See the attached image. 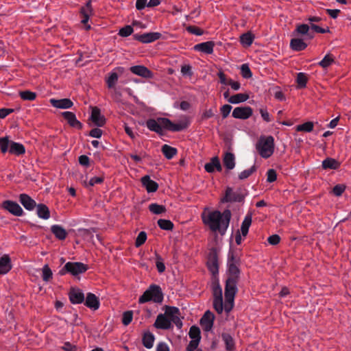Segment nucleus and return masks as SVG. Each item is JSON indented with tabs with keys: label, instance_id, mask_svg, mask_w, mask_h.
Returning <instances> with one entry per match:
<instances>
[{
	"label": "nucleus",
	"instance_id": "obj_55",
	"mask_svg": "<svg viewBox=\"0 0 351 351\" xmlns=\"http://www.w3.org/2000/svg\"><path fill=\"white\" fill-rule=\"evenodd\" d=\"M213 308L219 314H221L223 312V298H217L213 299Z\"/></svg>",
	"mask_w": 351,
	"mask_h": 351
},
{
	"label": "nucleus",
	"instance_id": "obj_52",
	"mask_svg": "<svg viewBox=\"0 0 351 351\" xmlns=\"http://www.w3.org/2000/svg\"><path fill=\"white\" fill-rule=\"evenodd\" d=\"M241 261V258L238 256L237 254L232 249L230 248L228 252V263H239Z\"/></svg>",
	"mask_w": 351,
	"mask_h": 351
},
{
	"label": "nucleus",
	"instance_id": "obj_56",
	"mask_svg": "<svg viewBox=\"0 0 351 351\" xmlns=\"http://www.w3.org/2000/svg\"><path fill=\"white\" fill-rule=\"evenodd\" d=\"M146 240L147 233L145 231L140 232L135 240V246L139 247L145 243Z\"/></svg>",
	"mask_w": 351,
	"mask_h": 351
},
{
	"label": "nucleus",
	"instance_id": "obj_59",
	"mask_svg": "<svg viewBox=\"0 0 351 351\" xmlns=\"http://www.w3.org/2000/svg\"><path fill=\"white\" fill-rule=\"evenodd\" d=\"M133 313L132 311H128L123 313L122 317V323L125 326L129 325L132 321Z\"/></svg>",
	"mask_w": 351,
	"mask_h": 351
},
{
	"label": "nucleus",
	"instance_id": "obj_32",
	"mask_svg": "<svg viewBox=\"0 0 351 351\" xmlns=\"http://www.w3.org/2000/svg\"><path fill=\"white\" fill-rule=\"evenodd\" d=\"M223 163L227 169H232L235 166V157L234 154L231 152L225 153L223 158Z\"/></svg>",
	"mask_w": 351,
	"mask_h": 351
},
{
	"label": "nucleus",
	"instance_id": "obj_49",
	"mask_svg": "<svg viewBox=\"0 0 351 351\" xmlns=\"http://www.w3.org/2000/svg\"><path fill=\"white\" fill-rule=\"evenodd\" d=\"M235 295L236 294H232V296L231 298L230 297V295L228 296V295H226V292L225 291L226 302L223 308L226 311V312L228 313L232 309L234 306V300Z\"/></svg>",
	"mask_w": 351,
	"mask_h": 351
},
{
	"label": "nucleus",
	"instance_id": "obj_13",
	"mask_svg": "<svg viewBox=\"0 0 351 351\" xmlns=\"http://www.w3.org/2000/svg\"><path fill=\"white\" fill-rule=\"evenodd\" d=\"M90 120L97 127H103L106 123V119L101 114V110L97 106L92 107Z\"/></svg>",
	"mask_w": 351,
	"mask_h": 351
},
{
	"label": "nucleus",
	"instance_id": "obj_21",
	"mask_svg": "<svg viewBox=\"0 0 351 351\" xmlns=\"http://www.w3.org/2000/svg\"><path fill=\"white\" fill-rule=\"evenodd\" d=\"M154 326L156 328L167 330L171 328L172 325L169 320L164 314H159L154 322Z\"/></svg>",
	"mask_w": 351,
	"mask_h": 351
},
{
	"label": "nucleus",
	"instance_id": "obj_18",
	"mask_svg": "<svg viewBox=\"0 0 351 351\" xmlns=\"http://www.w3.org/2000/svg\"><path fill=\"white\" fill-rule=\"evenodd\" d=\"M142 185L145 188L147 193H154L158 191V184L152 180L148 175L144 176L141 179Z\"/></svg>",
	"mask_w": 351,
	"mask_h": 351
},
{
	"label": "nucleus",
	"instance_id": "obj_24",
	"mask_svg": "<svg viewBox=\"0 0 351 351\" xmlns=\"http://www.w3.org/2000/svg\"><path fill=\"white\" fill-rule=\"evenodd\" d=\"M50 103L53 107L60 109L71 108L73 106V102L68 98L61 99H51Z\"/></svg>",
	"mask_w": 351,
	"mask_h": 351
},
{
	"label": "nucleus",
	"instance_id": "obj_10",
	"mask_svg": "<svg viewBox=\"0 0 351 351\" xmlns=\"http://www.w3.org/2000/svg\"><path fill=\"white\" fill-rule=\"evenodd\" d=\"M162 37V34L160 32H148L142 34H136L133 35L134 40L139 41L143 44L153 43Z\"/></svg>",
	"mask_w": 351,
	"mask_h": 351
},
{
	"label": "nucleus",
	"instance_id": "obj_44",
	"mask_svg": "<svg viewBox=\"0 0 351 351\" xmlns=\"http://www.w3.org/2000/svg\"><path fill=\"white\" fill-rule=\"evenodd\" d=\"M335 62V58L331 53L326 54L324 58L318 63V65L324 69H326Z\"/></svg>",
	"mask_w": 351,
	"mask_h": 351
},
{
	"label": "nucleus",
	"instance_id": "obj_41",
	"mask_svg": "<svg viewBox=\"0 0 351 351\" xmlns=\"http://www.w3.org/2000/svg\"><path fill=\"white\" fill-rule=\"evenodd\" d=\"M219 249L217 247H213L209 250L207 255L208 261L206 263H218Z\"/></svg>",
	"mask_w": 351,
	"mask_h": 351
},
{
	"label": "nucleus",
	"instance_id": "obj_9",
	"mask_svg": "<svg viewBox=\"0 0 351 351\" xmlns=\"http://www.w3.org/2000/svg\"><path fill=\"white\" fill-rule=\"evenodd\" d=\"M1 208L16 217H21L23 215V210L21 206L12 200L3 201L1 204Z\"/></svg>",
	"mask_w": 351,
	"mask_h": 351
},
{
	"label": "nucleus",
	"instance_id": "obj_8",
	"mask_svg": "<svg viewBox=\"0 0 351 351\" xmlns=\"http://www.w3.org/2000/svg\"><path fill=\"white\" fill-rule=\"evenodd\" d=\"M160 121L163 125V128L171 132H180L184 130L189 125V123L187 121L174 123L168 118L161 119Z\"/></svg>",
	"mask_w": 351,
	"mask_h": 351
},
{
	"label": "nucleus",
	"instance_id": "obj_19",
	"mask_svg": "<svg viewBox=\"0 0 351 351\" xmlns=\"http://www.w3.org/2000/svg\"><path fill=\"white\" fill-rule=\"evenodd\" d=\"M130 70L132 73L145 78H152L153 77L152 71L143 65L131 66Z\"/></svg>",
	"mask_w": 351,
	"mask_h": 351
},
{
	"label": "nucleus",
	"instance_id": "obj_29",
	"mask_svg": "<svg viewBox=\"0 0 351 351\" xmlns=\"http://www.w3.org/2000/svg\"><path fill=\"white\" fill-rule=\"evenodd\" d=\"M51 231L59 240H64L68 234L66 230L60 225H53L51 227Z\"/></svg>",
	"mask_w": 351,
	"mask_h": 351
},
{
	"label": "nucleus",
	"instance_id": "obj_48",
	"mask_svg": "<svg viewBox=\"0 0 351 351\" xmlns=\"http://www.w3.org/2000/svg\"><path fill=\"white\" fill-rule=\"evenodd\" d=\"M189 336L191 340L198 339L200 341L201 332L199 328L197 326H192L190 328Z\"/></svg>",
	"mask_w": 351,
	"mask_h": 351
},
{
	"label": "nucleus",
	"instance_id": "obj_61",
	"mask_svg": "<svg viewBox=\"0 0 351 351\" xmlns=\"http://www.w3.org/2000/svg\"><path fill=\"white\" fill-rule=\"evenodd\" d=\"M128 156L134 161L136 164L142 161L143 158L147 156V154L145 152H141L139 155L134 154H129Z\"/></svg>",
	"mask_w": 351,
	"mask_h": 351
},
{
	"label": "nucleus",
	"instance_id": "obj_54",
	"mask_svg": "<svg viewBox=\"0 0 351 351\" xmlns=\"http://www.w3.org/2000/svg\"><path fill=\"white\" fill-rule=\"evenodd\" d=\"M134 32V29L132 25H125L123 27H121L118 34L121 37H128L130 36Z\"/></svg>",
	"mask_w": 351,
	"mask_h": 351
},
{
	"label": "nucleus",
	"instance_id": "obj_51",
	"mask_svg": "<svg viewBox=\"0 0 351 351\" xmlns=\"http://www.w3.org/2000/svg\"><path fill=\"white\" fill-rule=\"evenodd\" d=\"M11 141L8 139V136L0 138V149L1 153L5 154L9 152Z\"/></svg>",
	"mask_w": 351,
	"mask_h": 351
},
{
	"label": "nucleus",
	"instance_id": "obj_38",
	"mask_svg": "<svg viewBox=\"0 0 351 351\" xmlns=\"http://www.w3.org/2000/svg\"><path fill=\"white\" fill-rule=\"evenodd\" d=\"M212 289L214 298H223L222 289L219 284V278H215L214 280L212 281Z\"/></svg>",
	"mask_w": 351,
	"mask_h": 351
},
{
	"label": "nucleus",
	"instance_id": "obj_28",
	"mask_svg": "<svg viewBox=\"0 0 351 351\" xmlns=\"http://www.w3.org/2000/svg\"><path fill=\"white\" fill-rule=\"evenodd\" d=\"M9 152L16 156L23 155L25 153V147L21 143L11 141Z\"/></svg>",
	"mask_w": 351,
	"mask_h": 351
},
{
	"label": "nucleus",
	"instance_id": "obj_33",
	"mask_svg": "<svg viewBox=\"0 0 351 351\" xmlns=\"http://www.w3.org/2000/svg\"><path fill=\"white\" fill-rule=\"evenodd\" d=\"M161 151L165 157L168 160L173 158L178 153L176 148L166 144L162 146Z\"/></svg>",
	"mask_w": 351,
	"mask_h": 351
},
{
	"label": "nucleus",
	"instance_id": "obj_23",
	"mask_svg": "<svg viewBox=\"0 0 351 351\" xmlns=\"http://www.w3.org/2000/svg\"><path fill=\"white\" fill-rule=\"evenodd\" d=\"M19 201L24 208L28 210H32L36 206V202L26 193L20 194Z\"/></svg>",
	"mask_w": 351,
	"mask_h": 351
},
{
	"label": "nucleus",
	"instance_id": "obj_50",
	"mask_svg": "<svg viewBox=\"0 0 351 351\" xmlns=\"http://www.w3.org/2000/svg\"><path fill=\"white\" fill-rule=\"evenodd\" d=\"M145 258L148 259L153 263H156V264L163 263V259L156 251L149 253L145 256Z\"/></svg>",
	"mask_w": 351,
	"mask_h": 351
},
{
	"label": "nucleus",
	"instance_id": "obj_27",
	"mask_svg": "<svg viewBox=\"0 0 351 351\" xmlns=\"http://www.w3.org/2000/svg\"><path fill=\"white\" fill-rule=\"evenodd\" d=\"M221 339L225 343L226 351H234L235 350V341L231 335L228 332H223Z\"/></svg>",
	"mask_w": 351,
	"mask_h": 351
},
{
	"label": "nucleus",
	"instance_id": "obj_12",
	"mask_svg": "<svg viewBox=\"0 0 351 351\" xmlns=\"http://www.w3.org/2000/svg\"><path fill=\"white\" fill-rule=\"evenodd\" d=\"M88 269L87 265H64V268L60 271V274L64 275L66 272H69L73 276H77L85 272Z\"/></svg>",
	"mask_w": 351,
	"mask_h": 351
},
{
	"label": "nucleus",
	"instance_id": "obj_17",
	"mask_svg": "<svg viewBox=\"0 0 351 351\" xmlns=\"http://www.w3.org/2000/svg\"><path fill=\"white\" fill-rule=\"evenodd\" d=\"M215 319L214 314L210 311L205 312L204 315L200 319V324L206 331H209L212 329L213 322Z\"/></svg>",
	"mask_w": 351,
	"mask_h": 351
},
{
	"label": "nucleus",
	"instance_id": "obj_25",
	"mask_svg": "<svg viewBox=\"0 0 351 351\" xmlns=\"http://www.w3.org/2000/svg\"><path fill=\"white\" fill-rule=\"evenodd\" d=\"M215 45L213 41H207L195 45L194 49L195 51H202L206 54H212Z\"/></svg>",
	"mask_w": 351,
	"mask_h": 351
},
{
	"label": "nucleus",
	"instance_id": "obj_58",
	"mask_svg": "<svg viewBox=\"0 0 351 351\" xmlns=\"http://www.w3.org/2000/svg\"><path fill=\"white\" fill-rule=\"evenodd\" d=\"M119 78L118 74L115 72L111 73L106 80L107 86L109 88H112L115 86Z\"/></svg>",
	"mask_w": 351,
	"mask_h": 351
},
{
	"label": "nucleus",
	"instance_id": "obj_64",
	"mask_svg": "<svg viewBox=\"0 0 351 351\" xmlns=\"http://www.w3.org/2000/svg\"><path fill=\"white\" fill-rule=\"evenodd\" d=\"M232 108V106L230 104H225L221 107L220 112L223 119H226L228 117Z\"/></svg>",
	"mask_w": 351,
	"mask_h": 351
},
{
	"label": "nucleus",
	"instance_id": "obj_53",
	"mask_svg": "<svg viewBox=\"0 0 351 351\" xmlns=\"http://www.w3.org/2000/svg\"><path fill=\"white\" fill-rule=\"evenodd\" d=\"M241 75L245 79H250L252 77V73L247 64H243L241 65Z\"/></svg>",
	"mask_w": 351,
	"mask_h": 351
},
{
	"label": "nucleus",
	"instance_id": "obj_35",
	"mask_svg": "<svg viewBox=\"0 0 351 351\" xmlns=\"http://www.w3.org/2000/svg\"><path fill=\"white\" fill-rule=\"evenodd\" d=\"M154 340H155L154 335L149 331L145 332L143 334L142 341H143V346L146 348H147V349L152 348L154 346Z\"/></svg>",
	"mask_w": 351,
	"mask_h": 351
},
{
	"label": "nucleus",
	"instance_id": "obj_40",
	"mask_svg": "<svg viewBox=\"0 0 351 351\" xmlns=\"http://www.w3.org/2000/svg\"><path fill=\"white\" fill-rule=\"evenodd\" d=\"M36 272L40 274L43 280L45 282H49L53 276V273L51 269L48 267V265H45V266L40 270H36Z\"/></svg>",
	"mask_w": 351,
	"mask_h": 351
},
{
	"label": "nucleus",
	"instance_id": "obj_57",
	"mask_svg": "<svg viewBox=\"0 0 351 351\" xmlns=\"http://www.w3.org/2000/svg\"><path fill=\"white\" fill-rule=\"evenodd\" d=\"M257 168L255 165H254L250 169H245L241 172L239 174V180H244L249 178L253 173L256 171Z\"/></svg>",
	"mask_w": 351,
	"mask_h": 351
},
{
	"label": "nucleus",
	"instance_id": "obj_7",
	"mask_svg": "<svg viewBox=\"0 0 351 351\" xmlns=\"http://www.w3.org/2000/svg\"><path fill=\"white\" fill-rule=\"evenodd\" d=\"M94 10L92 7V0H88L85 5L82 6L80 10V14L82 16L81 23L85 25V29L88 31L91 29V26L88 24V20L91 15H93Z\"/></svg>",
	"mask_w": 351,
	"mask_h": 351
},
{
	"label": "nucleus",
	"instance_id": "obj_5",
	"mask_svg": "<svg viewBox=\"0 0 351 351\" xmlns=\"http://www.w3.org/2000/svg\"><path fill=\"white\" fill-rule=\"evenodd\" d=\"M247 191L245 189L238 188L235 191L230 186H227L224 195L221 198L220 202L224 203H242L244 202Z\"/></svg>",
	"mask_w": 351,
	"mask_h": 351
},
{
	"label": "nucleus",
	"instance_id": "obj_26",
	"mask_svg": "<svg viewBox=\"0 0 351 351\" xmlns=\"http://www.w3.org/2000/svg\"><path fill=\"white\" fill-rule=\"evenodd\" d=\"M204 169L208 173H213L216 169L217 171H221L222 167L218 157H213L210 162L204 165Z\"/></svg>",
	"mask_w": 351,
	"mask_h": 351
},
{
	"label": "nucleus",
	"instance_id": "obj_3",
	"mask_svg": "<svg viewBox=\"0 0 351 351\" xmlns=\"http://www.w3.org/2000/svg\"><path fill=\"white\" fill-rule=\"evenodd\" d=\"M226 275L225 291L226 295L232 298V294H236L238 291L237 285L240 279L241 271L237 265H229Z\"/></svg>",
	"mask_w": 351,
	"mask_h": 351
},
{
	"label": "nucleus",
	"instance_id": "obj_15",
	"mask_svg": "<svg viewBox=\"0 0 351 351\" xmlns=\"http://www.w3.org/2000/svg\"><path fill=\"white\" fill-rule=\"evenodd\" d=\"M163 118L164 117H160L158 118L157 120H155L154 119H149L146 121V125L147 128L152 132H155L160 136L164 135V128L160 121V119Z\"/></svg>",
	"mask_w": 351,
	"mask_h": 351
},
{
	"label": "nucleus",
	"instance_id": "obj_43",
	"mask_svg": "<svg viewBox=\"0 0 351 351\" xmlns=\"http://www.w3.org/2000/svg\"><path fill=\"white\" fill-rule=\"evenodd\" d=\"M19 94L21 99L24 101H34L37 97V94L35 92L29 90L20 91Z\"/></svg>",
	"mask_w": 351,
	"mask_h": 351
},
{
	"label": "nucleus",
	"instance_id": "obj_14",
	"mask_svg": "<svg viewBox=\"0 0 351 351\" xmlns=\"http://www.w3.org/2000/svg\"><path fill=\"white\" fill-rule=\"evenodd\" d=\"M253 114V110L250 106H240L235 108L232 116L235 119H247L250 118Z\"/></svg>",
	"mask_w": 351,
	"mask_h": 351
},
{
	"label": "nucleus",
	"instance_id": "obj_1",
	"mask_svg": "<svg viewBox=\"0 0 351 351\" xmlns=\"http://www.w3.org/2000/svg\"><path fill=\"white\" fill-rule=\"evenodd\" d=\"M231 211L225 209L223 213L215 210L209 213L208 215H202V221L209 226L213 232L218 231L221 235H224L231 219Z\"/></svg>",
	"mask_w": 351,
	"mask_h": 351
},
{
	"label": "nucleus",
	"instance_id": "obj_16",
	"mask_svg": "<svg viewBox=\"0 0 351 351\" xmlns=\"http://www.w3.org/2000/svg\"><path fill=\"white\" fill-rule=\"evenodd\" d=\"M62 116L67 121L68 124L71 127L77 128L78 130L82 129V123L77 119L76 116L73 112L65 111L62 112Z\"/></svg>",
	"mask_w": 351,
	"mask_h": 351
},
{
	"label": "nucleus",
	"instance_id": "obj_42",
	"mask_svg": "<svg viewBox=\"0 0 351 351\" xmlns=\"http://www.w3.org/2000/svg\"><path fill=\"white\" fill-rule=\"evenodd\" d=\"M157 224L160 229L164 230H172L174 228L173 223L169 219H160L158 220Z\"/></svg>",
	"mask_w": 351,
	"mask_h": 351
},
{
	"label": "nucleus",
	"instance_id": "obj_30",
	"mask_svg": "<svg viewBox=\"0 0 351 351\" xmlns=\"http://www.w3.org/2000/svg\"><path fill=\"white\" fill-rule=\"evenodd\" d=\"M341 166V163L335 158H326L322 161V167L324 169H338Z\"/></svg>",
	"mask_w": 351,
	"mask_h": 351
},
{
	"label": "nucleus",
	"instance_id": "obj_20",
	"mask_svg": "<svg viewBox=\"0 0 351 351\" xmlns=\"http://www.w3.org/2000/svg\"><path fill=\"white\" fill-rule=\"evenodd\" d=\"M84 304L91 310L96 311L100 306L99 298L92 293H88L84 300Z\"/></svg>",
	"mask_w": 351,
	"mask_h": 351
},
{
	"label": "nucleus",
	"instance_id": "obj_47",
	"mask_svg": "<svg viewBox=\"0 0 351 351\" xmlns=\"http://www.w3.org/2000/svg\"><path fill=\"white\" fill-rule=\"evenodd\" d=\"M314 123L312 121H306L296 126V131L311 132L313 130Z\"/></svg>",
	"mask_w": 351,
	"mask_h": 351
},
{
	"label": "nucleus",
	"instance_id": "obj_31",
	"mask_svg": "<svg viewBox=\"0 0 351 351\" xmlns=\"http://www.w3.org/2000/svg\"><path fill=\"white\" fill-rule=\"evenodd\" d=\"M252 214L251 213H248L244 218L241 226V234L243 237H246L249 232V228L252 224Z\"/></svg>",
	"mask_w": 351,
	"mask_h": 351
},
{
	"label": "nucleus",
	"instance_id": "obj_37",
	"mask_svg": "<svg viewBox=\"0 0 351 351\" xmlns=\"http://www.w3.org/2000/svg\"><path fill=\"white\" fill-rule=\"evenodd\" d=\"M249 99V95L246 93H238L234 95L228 99L230 104H240L247 101Z\"/></svg>",
	"mask_w": 351,
	"mask_h": 351
},
{
	"label": "nucleus",
	"instance_id": "obj_62",
	"mask_svg": "<svg viewBox=\"0 0 351 351\" xmlns=\"http://www.w3.org/2000/svg\"><path fill=\"white\" fill-rule=\"evenodd\" d=\"M346 189V186L344 184H337L332 189V193L337 197L341 196Z\"/></svg>",
	"mask_w": 351,
	"mask_h": 351
},
{
	"label": "nucleus",
	"instance_id": "obj_60",
	"mask_svg": "<svg viewBox=\"0 0 351 351\" xmlns=\"http://www.w3.org/2000/svg\"><path fill=\"white\" fill-rule=\"evenodd\" d=\"M186 30L188 32L197 35V36H201L204 34V31L202 29H201L199 27H197L195 25H189L186 27Z\"/></svg>",
	"mask_w": 351,
	"mask_h": 351
},
{
	"label": "nucleus",
	"instance_id": "obj_46",
	"mask_svg": "<svg viewBox=\"0 0 351 351\" xmlns=\"http://www.w3.org/2000/svg\"><path fill=\"white\" fill-rule=\"evenodd\" d=\"M180 310L178 308L169 306H165V313L164 315H165L166 317H168L167 318L169 319H171L173 317H175V316L180 315Z\"/></svg>",
	"mask_w": 351,
	"mask_h": 351
},
{
	"label": "nucleus",
	"instance_id": "obj_36",
	"mask_svg": "<svg viewBox=\"0 0 351 351\" xmlns=\"http://www.w3.org/2000/svg\"><path fill=\"white\" fill-rule=\"evenodd\" d=\"M308 80V75L305 73H298L296 77L297 88L303 89L306 87Z\"/></svg>",
	"mask_w": 351,
	"mask_h": 351
},
{
	"label": "nucleus",
	"instance_id": "obj_45",
	"mask_svg": "<svg viewBox=\"0 0 351 351\" xmlns=\"http://www.w3.org/2000/svg\"><path fill=\"white\" fill-rule=\"evenodd\" d=\"M149 210L151 213L160 215L167 211V209L165 206L160 205L156 203H152L149 206Z\"/></svg>",
	"mask_w": 351,
	"mask_h": 351
},
{
	"label": "nucleus",
	"instance_id": "obj_34",
	"mask_svg": "<svg viewBox=\"0 0 351 351\" xmlns=\"http://www.w3.org/2000/svg\"><path fill=\"white\" fill-rule=\"evenodd\" d=\"M37 215L40 218L47 219L50 217V211L49 208L44 204H36Z\"/></svg>",
	"mask_w": 351,
	"mask_h": 351
},
{
	"label": "nucleus",
	"instance_id": "obj_39",
	"mask_svg": "<svg viewBox=\"0 0 351 351\" xmlns=\"http://www.w3.org/2000/svg\"><path fill=\"white\" fill-rule=\"evenodd\" d=\"M254 39V35L250 32H247L241 35L240 36V42L245 47H250Z\"/></svg>",
	"mask_w": 351,
	"mask_h": 351
},
{
	"label": "nucleus",
	"instance_id": "obj_11",
	"mask_svg": "<svg viewBox=\"0 0 351 351\" xmlns=\"http://www.w3.org/2000/svg\"><path fill=\"white\" fill-rule=\"evenodd\" d=\"M68 295L71 303L73 304H82L85 300V295L82 290L77 287H71Z\"/></svg>",
	"mask_w": 351,
	"mask_h": 351
},
{
	"label": "nucleus",
	"instance_id": "obj_6",
	"mask_svg": "<svg viewBox=\"0 0 351 351\" xmlns=\"http://www.w3.org/2000/svg\"><path fill=\"white\" fill-rule=\"evenodd\" d=\"M163 300V294L158 285H152L139 298L138 303L143 304L149 301L160 303Z\"/></svg>",
	"mask_w": 351,
	"mask_h": 351
},
{
	"label": "nucleus",
	"instance_id": "obj_63",
	"mask_svg": "<svg viewBox=\"0 0 351 351\" xmlns=\"http://www.w3.org/2000/svg\"><path fill=\"white\" fill-rule=\"evenodd\" d=\"M277 173L275 169H269L267 172V182L271 183L276 180Z\"/></svg>",
	"mask_w": 351,
	"mask_h": 351
},
{
	"label": "nucleus",
	"instance_id": "obj_4",
	"mask_svg": "<svg viewBox=\"0 0 351 351\" xmlns=\"http://www.w3.org/2000/svg\"><path fill=\"white\" fill-rule=\"evenodd\" d=\"M274 138L272 136H261L256 145V149L263 158H269L274 152Z\"/></svg>",
	"mask_w": 351,
	"mask_h": 351
},
{
	"label": "nucleus",
	"instance_id": "obj_2",
	"mask_svg": "<svg viewBox=\"0 0 351 351\" xmlns=\"http://www.w3.org/2000/svg\"><path fill=\"white\" fill-rule=\"evenodd\" d=\"M310 25L301 23L296 25L295 29L292 32L293 36H305L306 40H312L315 37L314 32L319 34L329 33L330 29L327 27L326 29L319 27L314 23H319L322 19L319 16H311L307 19Z\"/></svg>",
	"mask_w": 351,
	"mask_h": 351
},
{
	"label": "nucleus",
	"instance_id": "obj_22",
	"mask_svg": "<svg viewBox=\"0 0 351 351\" xmlns=\"http://www.w3.org/2000/svg\"><path fill=\"white\" fill-rule=\"evenodd\" d=\"M295 38H292L290 41V48L295 51H301L304 50L308 44L305 43L306 40L305 37L304 38H298L299 36H295Z\"/></svg>",
	"mask_w": 351,
	"mask_h": 351
}]
</instances>
